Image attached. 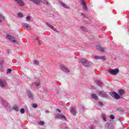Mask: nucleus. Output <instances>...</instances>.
Segmentation results:
<instances>
[{"label":"nucleus","instance_id":"nucleus-1","mask_svg":"<svg viewBox=\"0 0 129 129\" xmlns=\"http://www.w3.org/2000/svg\"><path fill=\"white\" fill-rule=\"evenodd\" d=\"M30 2H32L34 4H35L36 6H40L41 3H43L44 5L47 6H50V3L47 1V0H29Z\"/></svg>","mask_w":129,"mask_h":129},{"label":"nucleus","instance_id":"nucleus-2","mask_svg":"<svg viewBox=\"0 0 129 129\" xmlns=\"http://www.w3.org/2000/svg\"><path fill=\"white\" fill-rule=\"evenodd\" d=\"M108 72L112 75H116V74H118V72H119V70L118 69H115L114 70L110 69Z\"/></svg>","mask_w":129,"mask_h":129},{"label":"nucleus","instance_id":"nucleus-3","mask_svg":"<svg viewBox=\"0 0 129 129\" xmlns=\"http://www.w3.org/2000/svg\"><path fill=\"white\" fill-rule=\"evenodd\" d=\"M109 95L110 96H112V97H113L115 98V99H119L120 98V96L115 91H112L109 93Z\"/></svg>","mask_w":129,"mask_h":129},{"label":"nucleus","instance_id":"nucleus-4","mask_svg":"<svg viewBox=\"0 0 129 129\" xmlns=\"http://www.w3.org/2000/svg\"><path fill=\"white\" fill-rule=\"evenodd\" d=\"M1 102L2 104H3V105H4L6 109H9V108H10L11 104H9V103H8L6 100H5V99H2L1 100Z\"/></svg>","mask_w":129,"mask_h":129},{"label":"nucleus","instance_id":"nucleus-5","mask_svg":"<svg viewBox=\"0 0 129 129\" xmlns=\"http://www.w3.org/2000/svg\"><path fill=\"white\" fill-rule=\"evenodd\" d=\"M98 94L101 97H103L104 98H108V95L106 94V93L104 92V91H97Z\"/></svg>","mask_w":129,"mask_h":129},{"label":"nucleus","instance_id":"nucleus-6","mask_svg":"<svg viewBox=\"0 0 129 129\" xmlns=\"http://www.w3.org/2000/svg\"><path fill=\"white\" fill-rule=\"evenodd\" d=\"M80 63H82L84 66H85V67H88V66L89 65V62L86 59H82L80 60Z\"/></svg>","mask_w":129,"mask_h":129},{"label":"nucleus","instance_id":"nucleus-7","mask_svg":"<svg viewBox=\"0 0 129 129\" xmlns=\"http://www.w3.org/2000/svg\"><path fill=\"white\" fill-rule=\"evenodd\" d=\"M7 38L10 40L11 42H13V43H17V40H15L14 37L12 36V35H7Z\"/></svg>","mask_w":129,"mask_h":129},{"label":"nucleus","instance_id":"nucleus-8","mask_svg":"<svg viewBox=\"0 0 129 129\" xmlns=\"http://www.w3.org/2000/svg\"><path fill=\"white\" fill-rule=\"evenodd\" d=\"M81 3L83 10H84V11H87V5H86V2H85V1L82 0Z\"/></svg>","mask_w":129,"mask_h":129},{"label":"nucleus","instance_id":"nucleus-9","mask_svg":"<svg viewBox=\"0 0 129 129\" xmlns=\"http://www.w3.org/2000/svg\"><path fill=\"white\" fill-rule=\"evenodd\" d=\"M46 24L47 26V27H48V28H50V29L51 30H53V31H54V32H56V33H59V31L58 30H57L55 28H54V27H53V26L50 25V24H49V23L46 22Z\"/></svg>","mask_w":129,"mask_h":129},{"label":"nucleus","instance_id":"nucleus-10","mask_svg":"<svg viewBox=\"0 0 129 129\" xmlns=\"http://www.w3.org/2000/svg\"><path fill=\"white\" fill-rule=\"evenodd\" d=\"M15 2L17 3L20 7H24L25 6V3L24 2V1L23 0H14Z\"/></svg>","mask_w":129,"mask_h":129},{"label":"nucleus","instance_id":"nucleus-11","mask_svg":"<svg viewBox=\"0 0 129 129\" xmlns=\"http://www.w3.org/2000/svg\"><path fill=\"white\" fill-rule=\"evenodd\" d=\"M6 84H7V83L5 80L0 79V86H1L2 88L6 87Z\"/></svg>","mask_w":129,"mask_h":129},{"label":"nucleus","instance_id":"nucleus-12","mask_svg":"<svg viewBox=\"0 0 129 129\" xmlns=\"http://www.w3.org/2000/svg\"><path fill=\"white\" fill-rule=\"evenodd\" d=\"M56 117L57 118H59V119H66V117L64 115L58 114L56 115Z\"/></svg>","mask_w":129,"mask_h":129},{"label":"nucleus","instance_id":"nucleus-13","mask_svg":"<svg viewBox=\"0 0 129 129\" xmlns=\"http://www.w3.org/2000/svg\"><path fill=\"white\" fill-rule=\"evenodd\" d=\"M60 69L62 71H63V72H66V73H68V72H70V71L64 66H61Z\"/></svg>","mask_w":129,"mask_h":129},{"label":"nucleus","instance_id":"nucleus-14","mask_svg":"<svg viewBox=\"0 0 129 129\" xmlns=\"http://www.w3.org/2000/svg\"><path fill=\"white\" fill-rule=\"evenodd\" d=\"M27 96H28L29 98H30V99H34L33 94L31 92V91H27Z\"/></svg>","mask_w":129,"mask_h":129},{"label":"nucleus","instance_id":"nucleus-15","mask_svg":"<svg viewBox=\"0 0 129 129\" xmlns=\"http://www.w3.org/2000/svg\"><path fill=\"white\" fill-rule=\"evenodd\" d=\"M71 112L73 115H76V108L72 107Z\"/></svg>","mask_w":129,"mask_h":129},{"label":"nucleus","instance_id":"nucleus-16","mask_svg":"<svg viewBox=\"0 0 129 129\" xmlns=\"http://www.w3.org/2000/svg\"><path fill=\"white\" fill-rule=\"evenodd\" d=\"M96 48L98 51H100V52H104V48L102 47L99 45H97Z\"/></svg>","mask_w":129,"mask_h":129},{"label":"nucleus","instance_id":"nucleus-17","mask_svg":"<svg viewBox=\"0 0 129 129\" xmlns=\"http://www.w3.org/2000/svg\"><path fill=\"white\" fill-rule=\"evenodd\" d=\"M22 26L23 27V28H26V29H28V28H31V26L27 23H23L22 24Z\"/></svg>","mask_w":129,"mask_h":129},{"label":"nucleus","instance_id":"nucleus-18","mask_svg":"<svg viewBox=\"0 0 129 129\" xmlns=\"http://www.w3.org/2000/svg\"><path fill=\"white\" fill-rule=\"evenodd\" d=\"M4 60H2V61H1V63H0V71L1 72H4Z\"/></svg>","mask_w":129,"mask_h":129},{"label":"nucleus","instance_id":"nucleus-19","mask_svg":"<svg viewBox=\"0 0 129 129\" xmlns=\"http://www.w3.org/2000/svg\"><path fill=\"white\" fill-rule=\"evenodd\" d=\"M91 97L92 99H95V100H98V96H97L95 93L92 94Z\"/></svg>","mask_w":129,"mask_h":129},{"label":"nucleus","instance_id":"nucleus-20","mask_svg":"<svg viewBox=\"0 0 129 129\" xmlns=\"http://www.w3.org/2000/svg\"><path fill=\"white\" fill-rule=\"evenodd\" d=\"M60 5L61 6H62V7H63V8H64L65 9H70V7L68 6L67 5H66L65 3H60Z\"/></svg>","mask_w":129,"mask_h":129},{"label":"nucleus","instance_id":"nucleus-21","mask_svg":"<svg viewBox=\"0 0 129 129\" xmlns=\"http://www.w3.org/2000/svg\"><path fill=\"white\" fill-rule=\"evenodd\" d=\"M94 58L96 59H101L102 60H104V59H105V56H96L94 57Z\"/></svg>","mask_w":129,"mask_h":129},{"label":"nucleus","instance_id":"nucleus-22","mask_svg":"<svg viewBox=\"0 0 129 129\" xmlns=\"http://www.w3.org/2000/svg\"><path fill=\"white\" fill-rule=\"evenodd\" d=\"M96 84L99 85V86H102L103 85V83H102V82H100V81H99L98 80L96 81Z\"/></svg>","mask_w":129,"mask_h":129},{"label":"nucleus","instance_id":"nucleus-23","mask_svg":"<svg viewBox=\"0 0 129 129\" xmlns=\"http://www.w3.org/2000/svg\"><path fill=\"white\" fill-rule=\"evenodd\" d=\"M33 40H34L35 41H37V43H38L39 46H40L41 43H40V40H39V38L38 37H37V36L34 37L33 38Z\"/></svg>","mask_w":129,"mask_h":129},{"label":"nucleus","instance_id":"nucleus-24","mask_svg":"<svg viewBox=\"0 0 129 129\" xmlns=\"http://www.w3.org/2000/svg\"><path fill=\"white\" fill-rule=\"evenodd\" d=\"M3 21H5V17L3 16V14H0V23H2Z\"/></svg>","mask_w":129,"mask_h":129},{"label":"nucleus","instance_id":"nucleus-25","mask_svg":"<svg viewBox=\"0 0 129 129\" xmlns=\"http://www.w3.org/2000/svg\"><path fill=\"white\" fill-rule=\"evenodd\" d=\"M118 93L120 95H123L124 94V91L122 89L119 90Z\"/></svg>","mask_w":129,"mask_h":129},{"label":"nucleus","instance_id":"nucleus-26","mask_svg":"<svg viewBox=\"0 0 129 129\" xmlns=\"http://www.w3.org/2000/svg\"><path fill=\"white\" fill-rule=\"evenodd\" d=\"M80 29L82 30L84 32H86L87 31V29H86V28L84 26H81Z\"/></svg>","mask_w":129,"mask_h":129},{"label":"nucleus","instance_id":"nucleus-27","mask_svg":"<svg viewBox=\"0 0 129 129\" xmlns=\"http://www.w3.org/2000/svg\"><path fill=\"white\" fill-rule=\"evenodd\" d=\"M13 109H14L15 111H19V108H18V106L16 105L13 107Z\"/></svg>","mask_w":129,"mask_h":129},{"label":"nucleus","instance_id":"nucleus-28","mask_svg":"<svg viewBox=\"0 0 129 129\" xmlns=\"http://www.w3.org/2000/svg\"><path fill=\"white\" fill-rule=\"evenodd\" d=\"M34 85L36 86V87H38V86H39L40 85V82H35L34 83Z\"/></svg>","mask_w":129,"mask_h":129},{"label":"nucleus","instance_id":"nucleus-29","mask_svg":"<svg viewBox=\"0 0 129 129\" xmlns=\"http://www.w3.org/2000/svg\"><path fill=\"white\" fill-rule=\"evenodd\" d=\"M39 62L38 60H34V61H33V64L34 65H39Z\"/></svg>","mask_w":129,"mask_h":129},{"label":"nucleus","instance_id":"nucleus-30","mask_svg":"<svg viewBox=\"0 0 129 129\" xmlns=\"http://www.w3.org/2000/svg\"><path fill=\"white\" fill-rule=\"evenodd\" d=\"M117 110H118V111H120L121 112H123V109L121 108H117Z\"/></svg>","mask_w":129,"mask_h":129},{"label":"nucleus","instance_id":"nucleus-31","mask_svg":"<svg viewBox=\"0 0 129 129\" xmlns=\"http://www.w3.org/2000/svg\"><path fill=\"white\" fill-rule=\"evenodd\" d=\"M11 72H12V69H8L7 72V74H10Z\"/></svg>","mask_w":129,"mask_h":129},{"label":"nucleus","instance_id":"nucleus-32","mask_svg":"<svg viewBox=\"0 0 129 129\" xmlns=\"http://www.w3.org/2000/svg\"><path fill=\"white\" fill-rule=\"evenodd\" d=\"M102 118L105 122H106V117L104 115H102Z\"/></svg>","mask_w":129,"mask_h":129},{"label":"nucleus","instance_id":"nucleus-33","mask_svg":"<svg viewBox=\"0 0 129 129\" xmlns=\"http://www.w3.org/2000/svg\"><path fill=\"white\" fill-rule=\"evenodd\" d=\"M39 124H40V125H44V124H45V122L43 121H40Z\"/></svg>","mask_w":129,"mask_h":129},{"label":"nucleus","instance_id":"nucleus-34","mask_svg":"<svg viewBox=\"0 0 129 129\" xmlns=\"http://www.w3.org/2000/svg\"><path fill=\"white\" fill-rule=\"evenodd\" d=\"M32 106L33 108H37V107H38V105L36 104H33Z\"/></svg>","mask_w":129,"mask_h":129},{"label":"nucleus","instance_id":"nucleus-35","mask_svg":"<svg viewBox=\"0 0 129 129\" xmlns=\"http://www.w3.org/2000/svg\"><path fill=\"white\" fill-rule=\"evenodd\" d=\"M20 112L21 113H25V109L24 108H21L20 110Z\"/></svg>","mask_w":129,"mask_h":129},{"label":"nucleus","instance_id":"nucleus-36","mask_svg":"<svg viewBox=\"0 0 129 129\" xmlns=\"http://www.w3.org/2000/svg\"><path fill=\"white\" fill-rule=\"evenodd\" d=\"M27 21H29V22H31V17L30 16H27L26 17Z\"/></svg>","mask_w":129,"mask_h":129},{"label":"nucleus","instance_id":"nucleus-37","mask_svg":"<svg viewBox=\"0 0 129 129\" xmlns=\"http://www.w3.org/2000/svg\"><path fill=\"white\" fill-rule=\"evenodd\" d=\"M18 17L19 18H23V14L21 13H18Z\"/></svg>","mask_w":129,"mask_h":129},{"label":"nucleus","instance_id":"nucleus-38","mask_svg":"<svg viewBox=\"0 0 129 129\" xmlns=\"http://www.w3.org/2000/svg\"><path fill=\"white\" fill-rule=\"evenodd\" d=\"M81 109H82L83 111H84V110L85 109V107L84 106H81Z\"/></svg>","mask_w":129,"mask_h":129},{"label":"nucleus","instance_id":"nucleus-39","mask_svg":"<svg viewBox=\"0 0 129 129\" xmlns=\"http://www.w3.org/2000/svg\"><path fill=\"white\" fill-rule=\"evenodd\" d=\"M110 118L111 119H114V115H111L110 116Z\"/></svg>","mask_w":129,"mask_h":129},{"label":"nucleus","instance_id":"nucleus-40","mask_svg":"<svg viewBox=\"0 0 129 129\" xmlns=\"http://www.w3.org/2000/svg\"><path fill=\"white\" fill-rule=\"evenodd\" d=\"M99 104L100 106H102L103 105V103H102V102H99Z\"/></svg>","mask_w":129,"mask_h":129},{"label":"nucleus","instance_id":"nucleus-41","mask_svg":"<svg viewBox=\"0 0 129 129\" xmlns=\"http://www.w3.org/2000/svg\"><path fill=\"white\" fill-rule=\"evenodd\" d=\"M81 15H82V16L84 17V18H86V16L85 15H84V14L81 13Z\"/></svg>","mask_w":129,"mask_h":129},{"label":"nucleus","instance_id":"nucleus-42","mask_svg":"<svg viewBox=\"0 0 129 129\" xmlns=\"http://www.w3.org/2000/svg\"><path fill=\"white\" fill-rule=\"evenodd\" d=\"M56 111H58V112H61V110L59 109H56Z\"/></svg>","mask_w":129,"mask_h":129},{"label":"nucleus","instance_id":"nucleus-43","mask_svg":"<svg viewBox=\"0 0 129 129\" xmlns=\"http://www.w3.org/2000/svg\"><path fill=\"white\" fill-rule=\"evenodd\" d=\"M46 113H49V111L48 110H45Z\"/></svg>","mask_w":129,"mask_h":129},{"label":"nucleus","instance_id":"nucleus-44","mask_svg":"<svg viewBox=\"0 0 129 129\" xmlns=\"http://www.w3.org/2000/svg\"><path fill=\"white\" fill-rule=\"evenodd\" d=\"M7 53H10V50H8Z\"/></svg>","mask_w":129,"mask_h":129},{"label":"nucleus","instance_id":"nucleus-45","mask_svg":"<svg viewBox=\"0 0 129 129\" xmlns=\"http://www.w3.org/2000/svg\"><path fill=\"white\" fill-rule=\"evenodd\" d=\"M122 126L124 127V125H123V124H122Z\"/></svg>","mask_w":129,"mask_h":129},{"label":"nucleus","instance_id":"nucleus-46","mask_svg":"<svg viewBox=\"0 0 129 129\" xmlns=\"http://www.w3.org/2000/svg\"><path fill=\"white\" fill-rule=\"evenodd\" d=\"M65 128L66 129H68V127H66Z\"/></svg>","mask_w":129,"mask_h":129},{"label":"nucleus","instance_id":"nucleus-47","mask_svg":"<svg viewBox=\"0 0 129 129\" xmlns=\"http://www.w3.org/2000/svg\"><path fill=\"white\" fill-rule=\"evenodd\" d=\"M90 129H93V128H92V127H90Z\"/></svg>","mask_w":129,"mask_h":129},{"label":"nucleus","instance_id":"nucleus-48","mask_svg":"<svg viewBox=\"0 0 129 129\" xmlns=\"http://www.w3.org/2000/svg\"><path fill=\"white\" fill-rule=\"evenodd\" d=\"M107 124H108L107 123H106V124H105V125H107Z\"/></svg>","mask_w":129,"mask_h":129}]
</instances>
